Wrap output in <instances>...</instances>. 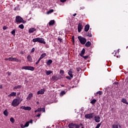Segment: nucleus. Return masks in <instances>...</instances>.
I'll return each instance as SVG.
<instances>
[{
  "label": "nucleus",
  "mask_w": 128,
  "mask_h": 128,
  "mask_svg": "<svg viewBox=\"0 0 128 128\" xmlns=\"http://www.w3.org/2000/svg\"><path fill=\"white\" fill-rule=\"evenodd\" d=\"M22 102V100H21L20 98L18 97L17 98L14 99L12 103V106L16 108V106H18Z\"/></svg>",
  "instance_id": "nucleus-1"
},
{
  "label": "nucleus",
  "mask_w": 128,
  "mask_h": 128,
  "mask_svg": "<svg viewBox=\"0 0 128 128\" xmlns=\"http://www.w3.org/2000/svg\"><path fill=\"white\" fill-rule=\"evenodd\" d=\"M15 22L16 24H26V21L20 16H17L16 17Z\"/></svg>",
  "instance_id": "nucleus-2"
},
{
  "label": "nucleus",
  "mask_w": 128,
  "mask_h": 128,
  "mask_svg": "<svg viewBox=\"0 0 128 128\" xmlns=\"http://www.w3.org/2000/svg\"><path fill=\"white\" fill-rule=\"evenodd\" d=\"M32 41L33 42H40V44H46V41H44V39L40 38H33Z\"/></svg>",
  "instance_id": "nucleus-3"
},
{
  "label": "nucleus",
  "mask_w": 128,
  "mask_h": 128,
  "mask_svg": "<svg viewBox=\"0 0 128 128\" xmlns=\"http://www.w3.org/2000/svg\"><path fill=\"white\" fill-rule=\"evenodd\" d=\"M78 38L81 44H86V38L82 36H78Z\"/></svg>",
  "instance_id": "nucleus-4"
},
{
  "label": "nucleus",
  "mask_w": 128,
  "mask_h": 128,
  "mask_svg": "<svg viewBox=\"0 0 128 128\" xmlns=\"http://www.w3.org/2000/svg\"><path fill=\"white\" fill-rule=\"evenodd\" d=\"M94 113H90V114H86L84 116V117L86 118H87L88 120H90L92 118H94Z\"/></svg>",
  "instance_id": "nucleus-5"
},
{
  "label": "nucleus",
  "mask_w": 128,
  "mask_h": 128,
  "mask_svg": "<svg viewBox=\"0 0 128 128\" xmlns=\"http://www.w3.org/2000/svg\"><path fill=\"white\" fill-rule=\"evenodd\" d=\"M22 70H28L34 72V68L32 66H24L22 67Z\"/></svg>",
  "instance_id": "nucleus-6"
},
{
  "label": "nucleus",
  "mask_w": 128,
  "mask_h": 128,
  "mask_svg": "<svg viewBox=\"0 0 128 128\" xmlns=\"http://www.w3.org/2000/svg\"><path fill=\"white\" fill-rule=\"evenodd\" d=\"M82 28H84V26H82V23H79L78 24V32H82Z\"/></svg>",
  "instance_id": "nucleus-7"
},
{
  "label": "nucleus",
  "mask_w": 128,
  "mask_h": 128,
  "mask_svg": "<svg viewBox=\"0 0 128 128\" xmlns=\"http://www.w3.org/2000/svg\"><path fill=\"white\" fill-rule=\"evenodd\" d=\"M9 61L10 62H22L21 60H18V59L16 58H12V57H10L9 58Z\"/></svg>",
  "instance_id": "nucleus-8"
},
{
  "label": "nucleus",
  "mask_w": 128,
  "mask_h": 128,
  "mask_svg": "<svg viewBox=\"0 0 128 128\" xmlns=\"http://www.w3.org/2000/svg\"><path fill=\"white\" fill-rule=\"evenodd\" d=\"M74 70L72 69H70L68 72V74L72 78H74V75H72V74H74Z\"/></svg>",
  "instance_id": "nucleus-9"
},
{
  "label": "nucleus",
  "mask_w": 128,
  "mask_h": 128,
  "mask_svg": "<svg viewBox=\"0 0 128 128\" xmlns=\"http://www.w3.org/2000/svg\"><path fill=\"white\" fill-rule=\"evenodd\" d=\"M20 108H22V110H32V108L30 106H21Z\"/></svg>",
  "instance_id": "nucleus-10"
},
{
  "label": "nucleus",
  "mask_w": 128,
  "mask_h": 128,
  "mask_svg": "<svg viewBox=\"0 0 128 128\" xmlns=\"http://www.w3.org/2000/svg\"><path fill=\"white\" fill-rule=\"evenodd\" d=\"M94 120L96 122H100V117L98 116H94Z\"/></svg>",
  "instance_id": "nucleus-11"
},
{
  "label": "nucleus",
  "mask_w": 128,
  "mask_h": 128,
  "mask_svg": "<svg viewBox=\"0 0 128 128\" xmlns=\"http://www.w3.org/2000/svg\"><path fill=\"white\" fill-rule=\"evenodd\" d=\"M62 78V77H58L56 76H52V80H60Z\"/></svg>",
  "instance_id": "nucleus-12"
},
{
  "label": "nucleus",
  "mask_w": 128,
  "mask_h": 128,
  "mask_svg": "<svg viewBox=\"0 0 128 128\" xmlns=\"http://www.w3.org/2000/svg\"><path fill=\"white\" fill-rule=\"evenodd\" d=\"M44 92H46V89H41L38 92L37 94H44Z\"/></svg>",
  "instance_id": "nucleus-13"
},
{
  "label": "nucleus",
  "mask_w": 128,
  "mask_h": 128,
  "mask_svg": "<svg viewBox=\"0 0 128 128\" xmlns=\"http://www.w3.org/2000/svg\"><path fill=\"white\" fill-rule=\"evenodd\" d=\"M112 128H118V122H114V123L112 125Z\"/></svg>",
  "instance_id": "nucleus-14"
},
{
  "label": "nucleus",
  "mask_w": 128,
  "mask_h": 128,
  "mask_svg": "<svg viewBox=\"0 0 128 128\" xmlns=\"http://www.w3.org/2000/svg\"><path fill=\"white\" fill-rule=\"evenodd\" d=\"M36 28H32L30 29H29L28 32L30 34H32V32H36Z\"/></svg>",
  "instance_id": "nucleus-15"
},
{
  "label": "nucleus",
  "mask_w": 128,
  "mask_h": 128,
  "mask_svg": "<svg viewBox=\"0 0 128 128\" xmlns=\"http://www.w3.org/2000/svg\"><path fill=\"white\" fill-rule=\"evenodd\" d=\"M30 126V122H26L24 125H21V128H28Z\"/></svg>",
  "instance_id": "nucleus-16"
},
{
  "label": "nucleus",
  "mask_w": 128,
  "mask_h": 128,
  "mask_svg": "<svg viewBox=\"0 0 128 128\" xmlns=\"http://www.w3.org/2000/svg\"><path fill=\"white\" fill-rule=\"evenodd\" d=\"M76 124L70 123L68 124V126L69 128H74Z\"/></svg>",
  "instance_id": "nucleus-17"
},
{
  "label": "nucleus",
  "mask_w": 128,
  "mask_h": 128,
  "mask_svg": "<svg viewBox=\"0 0 128 128\" xmlns=\"http://www.w3.org/2000/svg\"><path fill=\"white\" fill-rule=\"evenodd\" d=\"M89 30H90V24H88L84 27V30L85 32H88Z\"/></svg>",
  "instance_id": "nucleus-18"
},
{
  "label": "nucleus",
  "mask_w": 128,
  "mask_h": 128,
  "mask_svg": "<svg viewBox=\"0 0 128 128\" xmlns=\"http://www.w3.org/2000/svg\"><path fill=\"white\" fill-rule=\"evenodd\" d=\"M85 46L87 48H90V46H92V42H90V41H88L86 42Z\"/></svg>",
  "instance_id": "nucleus-19"
},
{
  "label": "nucleus",
  "mask_w": 128,
  "mask_h": 128,
  "mask_svg": "<svg viewBox=\"0 0 128 128\" xmlns=\"http://www.w3.org/2000/svg\"><path fill=\"white\" fill-rule=\"evenodd\" d=\"M27 59L28 62H32V56L30 55H28L27 57Z\"/></svg>",
  "instance_id": "nucleus-20"
},
{
  "label": "nucleus",
  "mask_w": 128,
  "mask_h": 128,
  "mask_svg": "<svg viewBox=\"0 0 128 128\" xmlns=\"http://www.w3.org/2000/svg\"><path fill=\"white\" fill-rule=\"evenodd\" d=\"M20 88H22V85H18L15 86L14 87L13 90H20Z\"/></svg>",
  "instance_id": "nucleus-21"
},
{
  "label": "nucleus",
  "mask_w": 128,
  "mask_h": 128,
  "mask_svg": "<svg viewBox=\"0 0 128 128\" xmlns=\"http://www.w3.org/2000/svg\"><path fill=\"white\" fill-rule=\"evenodd\" d=\"M34 94L32 93L29 94L27 98V100H31Z\"/></svg>",
  "instance_id": "nucleus-22"
},
{
  "label": "nucleus",
  "mask_w": 128,
  "mask_h": 128,
  "mask_svg": "<svg viewBox=\"0 0 128 128\" xmlns=\"http://www.w3.org/2000/svg\"><path fill=\"white\" fill-rule=\"evenodd\" d=\"M16 96V92H12L8 96Z\"/></svg>",
  "instance_id": "nucleus-23"
},
{
  "label": "nucleus",
  "mask_w": 128,
  "mask_h": 128,
  "mask_svg": "<svg viewBox=\"0 0 128 128\" xmlns=\"http://www.w3.org/2000/svg\"><path fill=\"white\" fill-rule=\"evenodd\" d=\"M47 66H50L52 64V60H49L48 61L46 62Z\"/></svg>",
  "instance_id": "nucleus-24"
},
{
  "label": "nucleus",
  "mask_w": 128,
  "mask_h": 128,
  "mask_svg": "<svg viewBox=\"0 0 128 128\" xmlns=\"http://www.w3.org/2000/svg\"><path fill=\"white\" fill-rule=\"evenodd\" d=\"M121 102H123V104H128L126 99L125 98H122L121 100Z\"/></svg>",
  "instance_id": "nucleus-25"
},
{
  "label": "nucleus",
  "mask_w": 128,
  "mask_h": 128,
  "mask_svg": "<svg viewBox=\"0 0 128 128\" xmlns=\"http://www.w3.org/2000/svg\"><path fill=\"white\" fill-rule=\"evenodd\" d=\"M85 52H86V50L84 48H83L81 52V53L80 54V56H82L84 54Z\"/></svg>",
  "instance_id": "nucleus-26"
},
{
  "label": "nucleus",
  "mask_w": 128,
  "mask_h": 128,
  "mask_svg": "<svg viewBox=\"0 0 128 128\" xmlns=\"http://www.w3.org/2000/svg\"><path fill=\"white\" fill-rule=\"evenodd\" d=\"M45 56H46V54L43 53L40 55V58H41V60H42V58H45Z\"/></svg>",
  "instance_id": "nucleus-27"
},
{
  "label": "nucleus",
  "mask_w": 128,
  "mask_h": 128,
  "mask_svg": "<svg viewBox=\"0 0 128 128\" xmlns=\"http://www.w3.org/2000/svg\"><path fill=\"white\" fill-rule=\"evenodd\" d=\"M3 114H4V116H8V110H6L4 111Z\"/></svg>",
  "instance_id": "nucleus-28"
},
{
  "label": "nucleus",
  "mask_w": 128,
  "mask_h": 128,
  "mask_svg": "<svg viewBox=\"0 0 128 128\" xmlns=\"http://www.w3.org/2000/svg\"><path fill=\"white\" fill-rule=\"evenodd\" d=\"M46 76H50V74H52V70H46Z\"/></svg>",
  "instance_id": "nucleus-29"
},
{
  "label": "nucleus",
  "mask_w": 128,
  "mask_h": 128,
  "mask_svg": "<svg viewBox=\"0 0 128 128\" xmlns=\"http://www.w3.org/2000/svg\"><path fill=\"white\" fill-rule=\"evenodd\" d=\"M54 24V20H52L49 22V26H53Z\"/></svg>",
  "instance_id": "nucleus-30"
},
{
  "label": "nucleus",
  "mask_w": 128,
  "mask_h": 128,
  "mask_svg": "<svg viewBox=\"0 0 128 128\" xmlns=\"http://www.w3.org/2000/svg\"><path fill=\"white\" fill-rule=\"evenodd\" d=\"M96 102V100L93 99L91 102H90V104H94Z\"/></svg>",
  "instance_id": "nucleus-31"
},
{
  "label": "nucleus",
  "mask_w": 128,
  "mask_h": 128,
  "mask_svg": "<svg viewBox=\"0 0 128 128\" xmlns=\"http://www.w3.org/2000/svg\"><path fill=\"white\" fill-rule=\"evenodd\" d=\"M66 94V91H62L60 93V96H64Z\"/></svg>",
  "instance_id": "nucleus-32"
},
{
  "label": "nucleus",
  "mask_w": 128,
  "mask_h": 128,
  "mask_svg": "<svg viewBox=\"0 0 128 128\" xmlns=\"http://www.w3.org/2000/svg\"><path fill=\"white\" fill-rule=\"evenodd\" d=\"M86 36H89L90 38H92V33L90 32H88L87 34H86Z\"/></svg>",
  "instance_id": "nucleus-33"
},
{
  "label": "nucleus",
  "mask_w": 128,
  "mask_h": 128,
  "mask_svg": "<svg viewBox=\"0 0 128 128\" xmlns=\"http://www.w3.org/2000/svg\"><path fill=\"white\" fill-rule=\"evenodd\" d=\"M18 28H21V30H24V26L23 24H21L18 26Z\"/></svg>",
  "instance_id": "nucleus-34"
},
{
  "label": "nucleus",
  "mask_w": 128,
  "mask_h": 128,
  "mask_svg": "<svg viewBox=\"0 0 128 128\" xmlns=\"http://www.w3.org/2000/svg\"><path fill=\"white\" fill-rule=\"evenodd\" d=\"M60 74H61V76H63V74H64V70H60Z\"/></svg>",
  "instance_id": "nucleus-35"
},
{
  "label": "nucleus",
  "mask_w": 128,
  "mask_h": 128,
  "mask_svg": "<svg viewBox=\"0 0 128 128\" xmlns=\"http://www.w3.org/2000/svg\"><path fill=\"white\" fill-rule=\"evenodd\" d=\"M96 94L102 96V91H98L96 92Z\"/></svg>",
  "instance_id": "nucleus-36"
},
{
  "label": "nucleus",
  "mask_w": 128,
  "mask_h": 128,
  "mask_svg": "<svg viewBox=\"0 0 128 128\" xmlns=\"http://www.w3.org/2000/svg\"><path fill=\"white\" fill-rule=\"evenodd\" d=\"M11 34L14 36H16V30H12Z\"/></svg>",
  "instance_id": "nucleus-37"
},
{
  "label": "nucleus",
  "mask_w": 128,
  "mask_h": 128,
  "mask_svg": "<svg viewBox=\"0 0 128 128\" xmlns=\"http://www.w3.org/2000/svg\"><path fill=\"white\" fill-rule=\"evenodd\" d=\"M10 122H12V124L14 122V118H10Z\"/></svg>",
  "instance_id": "nucleus-38"
},
{
  "label": "nucleus",
  "mask_w": 128,
  "mask_h": 128,
  "mask_svg": "<svg viewBox=\"0 0 128 128\" xmlns=\"http://www.w3.org/2000/svg\"><path fill=\"white\" fill-rule=\"evenodd\" d=\"M42 58H38V60L36 62V64H40V62Z\"/></svg>",
  "instance_id": "nucleus-39"
},
{
  "label": "nucleus",
  "mask_w": 128,
  "mask_h": 128,
  "mask_svg": "<svg viewBox=\"0 0 128 128\" xmlns=\"http://www.w3.org/2000/svg\"><path fill=\"white\" fill-rule=\"evenodd\" d=\"M100 126H102V122L98 124L95 128H100Z\"/></svg>",
  "instance_id": "nucleus-40"
},
{
  "label": "nucleus",
  "mask_w": 128,
  "mask_h": 128,
  "mask_svg": "<svg viewBox=\"0 0 128 128\" xmlns=\"http://www.w3.org/2000/svg\"><path fill=\"white\" fill-rule=\"evenodd\" d=\"M42 112V109L40 108H38V110L34 111V112Z\"/></svg>",
  "instance_id": "nucleus-41"
},
{
  "label": "nucleus",
  "mask_w": 128,
  "mask_h": 128,
  "mask_svg": "<svg viewBox=\"0 0 128 128\" xmlns=\"http://www.w3.org/2000/svg\"><path fill=\"white\" fill-rule=\"evenodd\" d=\"M117 54H118V52H116L114 54V56H116V58H118L119 56H118V55H117Z\"/></svg>",
  "instance_id": "nucleus-42"
},
{
  "label": "nucleus",
  "mask_w": 128,
  "mask_h": 128,
  "mask_svg": "<svg viewBox=\"0 0 128 128\" xmlns=\"http://www.w3.org/2000/svg\"><path fill=\"white\" fill-rule=\"evenodd\" d=\"M40 110L41 112H46V109L44 108H40Z\"/></svg>",
  "instance_id": "nucleus-43"
},
{
  "label": "nucleus",
  "mask_w": 128,
  "mask_h": 128,
  "mask_svg": "<svg viewBox=\"0 0 128 128\" xmlns=\"http://www.w3.org/2000/svg\"><path fill=\"white\" fill-rule=\"evenodd\" d=\"M80 125L76 124L74 128H80Z\"/></svg>",
  "instance_id": "nucleus-44"
},
{
  "label": "nucleus",
  "mask_w": 128,
  "mask_h": 128,
  "mask_svg": "<svg viewBox=\"0 0 128 128\" xmlns=\"http://www.w3.org/2000/svg\"><path fill=\"white\" fill-rule=\"evenodd\" d=\"M66 78H67L68 80H72V78L70 76H66Z\"/></svg>",
  "instance_id": "nucleus-45"
},
{
  "label": "nucleus",
  "mask_w": 128,
  "mask_h": 128,
  "mask_svg": "<svg viewBox=\"0 0 128 128\" xmlns=\"http://www.w3.org/2000/svg\"><path fill=\"white\" fill-rule=\"evenodd\" d=\"M82 58H84L85 60H86V58H88V56H82Z\"/></svg>",
  "instance_id": "nucleus-46"
},
{
  "label": "nucleus",
  "mask_w": 128,
  "mask_h": 128,
  "mask_svg": "<svg viewBox=\"0 0 128 128\" xmlns=\"http://www.w3.org/2000/svg\"><path fill=\"white\" fill-rule=\"evenodd\" d=\"M58 40H59V42H62V39L61 38H58Z\"/></svg>",
  "instance_id": "nucleus-47"
},
{
  "label": "nucleus",
  "mask_w": 128,
  "mask_h": 128,
  "mask_svg": "<svg viewBox=\"0 0 128 128\" xmlns=\"http://www.w3.org/2000/svg\"><path fill=\"white\" fill-rule=\"evenodd\" d=\"M76 70L78 72H80V70L82 71V70L80 69V68H77Z\"/></svg>",
  "instance_id": "nucleus-48"
},
{
  "label": "nucleus",
  "mask_w": 128,
  "mask_h": 128,
  "mask_svg": "<svg viewBox=\"0 0 128 128\" xmlns=\"http://www.w3.org/2000/svg\"><path fill=\"white\" fill-rule=\"evenodd\" d=\"M45 46L46 48H50V45H48V44H46Z\"/></svg>",
  "instance_id": "nucleus-49"
},
{
  "label": "nucleus",
  "mask_w": 128,
  "mask_h": 128,
  "mask_svg": "<svg viewBox=\"0 0 128 128\" xmlns=\"http://www.w3.org/2000/svg\"><path fill=\"white\" fill-rule=\"evenodd\" d=\"M52 12H54V10H49V14H52Z\"/></svg>",
  "instance_id": "nucleus-50"
},
{
  "label": "nucleus",
  "mask_w": 128,
  "mask_h": 128,
  "mask_svg": "<svg viewBox=\"0 0 128 128\" xmlns=\"http://www.w3.org/2000/svg\"><path fill=\"white\" fill-rule=\"evenodd\" d=\"M34 52V48H32L30 52L31 54H32V52Z\"/></svg>",
  "instance_id": "nucleus-51"
},
{
  "label": "nucleus",
  "mask_w": 128,
  "mask_h": 128,
  "mask_svg": "<svg viewBox=\"0 0 128 128\" xmlns=\"http://www.w3.org/2000/svg\"><path fill=\"white\" fill-rule=\"evenodd\" d=\"M60 2H66V0H60Z\"/></svg>",
  "instance_id": "nucleus-52"
},
{
  "label": "nucleus",
  "mask_w": 128,
  "mask_h": 128,
  "mask_svg": "<svg viewBox=\"0 0 128 128\" xmlns=\"http://www.w3.org/2000/svg\"><path fill=\"white\" fill-rule=\"evenodd\" d=\"M18 10V8H16H16H14V10Z\"/></svg>",
  "instance_id": "nucleus-53"
},
{
  "label": "nucleus",
  "mask_w": 128,
  "mask_h": 128,
  "mask_svg": "<svg viewBox=\"0 0 128 128\" xmlns=\"http://www.w3.org/2000/svg\"><path fill=\"white\" fill-rule=\"evenodd\" d=\"M28 122H29V124H32V120H31L30 121Z\"/></svg>",
  "instance_id": "nucleus-54"
},
{
  "label": "nucleus",
  "mask_w": 128,
  "mask_h": 128,
  "mask_svg": "<svg viewBox=\"0 0 128 128\" xmlns=\"http://www.w3.org/2000/svg\"><path fill=\"white\" fill-rule=\"evenodd\" d=\"M40 114H38L37 116H36L38 117V118H40Z\"/></svg>",
  "instance_id": "nucleus-55"
},
{
  "label": "nucleus",
  "mask_w": 128,
  "mask_h": 128,
  "mask_svg": "<svg viewBox=\"0 0 128 128\" xmlns=\"http://www.w3.org/2000/svg\"><path fill=\"white\" fill-rule=\"evenodd\" d=\"M78 126H84V124H82L80 123V124H78Z\"/></svg>",
  "instance_id": "nucleus-56"
},
{
  "label": "nucleus",
  "mask_w": 128,
  "mask_h": 128,
  "mask_svg": "<svg viewBox=\"0 0 128 128\" xmlns=\"http://www.w3.org/2000/svg\"><path fill=\"white\" fill-rule=\"evenodd\" d=\"M4 60H9V58H6Z\"/></svg>",
  "instance_id": "nucleus-57"
},
{
  "label": "nucleus",
  "mask_w": 128,
  "mask_h": 128,
  "mask_svg": "<svg viewBox=\"0 0 128 128\" xmlns=\"http://www.w3.org/2000/svg\"><path fill=\"white\" fill-rule=\"evenodd\" d=\"M76 16V13H75V14H73V16Z\"/></svg>",
  "instance_id": "nucleus-58"
},
{
  "label": "nucleus",
  "mask_w": 128,
  "mask_h": 128,
  "mask_svg": "<svg viewBox=\"0 0 128 128\" xmlns=\"http://www.w3.org/2000/svg\"><path fill=\"white\" fill-rule=\"evenodd\" d=\"M0 88H2V84L0 85Z\"/></svg>",
  "instance_id": "nucleus-59"
},
{
  "label": "nucleus",
  "mask_w": 128,
  "mask_h": 128,
  "mask_svg": "<svg viewBox=\"0 0 128 128\" xmlns=\"http://www.w3.org/2000/svg\"><path fill=\"white\" fill-rule=\"evenodd\" d=\"M20 92H18V93L17 94V96H20Z\"/></svg>",
  "instance_id": "nucleus-60"
},
{
  "label": "nucleus",
  "mask_w": 128,
  "mask_h": 128,
  "mask_svg": "<svg viewBox=\"0 0 128 128\" xmlns=\"http://www.w3.org/2000/svg\"><path fill=\"white\" fill-rule=\"evenodd\" d=\"M3 29H4V30H6V26H4V27H3Z\"/></svg>",
  "instance_id": "nucleus-61"
},
{
  "label": "nucleus",
  "mask_w": 128,
  "mask_h": 128,
  "mask_svg": "<svg viewBox=\"0 0 128 128\" xmlns=\"http://www.w3.org/2000/svg\"><path fill=\"white\" fill-rule=\"evenodd\" d=\"M81 128H84V126H82Z\"/></svg>",
  "instance_id": "nucleus-62"
},
{
  "label": "nucleus",
  "mask_w": 128,
  "mask_h": 128,
  "mask_svg": "<svg viewBox=\"0 0 128 128\" xmlns=\"http://www.w3.org/2000/svg\"><path fill=\"white\" fill-rule=\"evenodd\" d=\"M61 86H62V87H64V85H61Z\"/></svg>",
  "instance_id": "nucleus-63"
},
{
  "label": "nucleus",
  "mask_w": 128,
  "mask_h": 128,
  "mask_svg": "<svg viewBox=\"0 0 128 128\" xmlns=\"http://www.w3.org/2000/svg\"><path fill=\"white\" fill-rule=\"evenodd\" d=\"M36 104H38V102H37Z\"/></svg>",
  "instance_id": "nucleus-64"
}]
</instances>
